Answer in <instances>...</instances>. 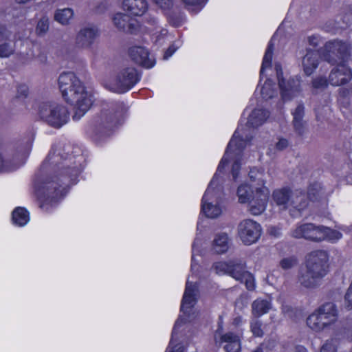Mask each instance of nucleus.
I'll return each instance as SVG.
<instances>
[{"mask_svg": "<svg viewBox=\"0 0 352 352\" xmlns=\"http://www.w3.org/2000/svg\"><path fill=\"white\" fill-rule=\"evenodd\" d=\"M249 176L252 182H256V184L261 186V187L265 186V173L263 170L254 168L250 170Z\"/></svg>", "mask_w": 352, "mask_h": 352, "instance_id": "obj_35", "label": "nucleus"}, {"mask_svg": "<svg viewBox=\"0 0 352 352\" xmlns=\"http://www.w3.org/2000/svg\"><path fill=\"white\" fill-rule=\"evenodd\" d=\"M269 117V113L264 109H254L249 116L248 125L256 128L263 124Z\"/></svg>", "mask_w": 352, "mask_h": 352, "instance_id": "obj_26", "label": "nucleus"}, {"mask_svg": "<svg viewBox=\"0 0 352 352\" xmlns=\"http://www.w3.org/2000/svg\"><path fill=\"white\" fill-rule=\"evenodd\" d=\"M96 122L100 126L108 128L117 123V117L111 111H102L96 118Z\"/></svg>", "mask_w": 352, "mask_h": 352, "instance_id": "obj_30", "label": "nucleus"}, {"mask_svg": "<svg viewBox=\"0 0 352 352\" xmlns=\"http://www.w3.org/2000/svg\"><path fill=\"white\" fill-rule=\"evenodd\" d=\"M322 227L316 226L312 223H303L293 231L292 235L296 238H304L315 241H322Z\"/></svg>", "mask_w": 352, "mask_h": 352, "instance_id": "obj_14", "label": "nucleus"}, {"mask_svg": "<svg viewBox=\"0 0 352 352\" xmlns=\"http://www.w3.org/2000/svg\"><path fill=\"white\" fill-rule=\"evenodd\" d=\"M99 36L98 28L94 25L85 26L76 34V45L81 49H90Z\"/></svg>", "mask_w": 352, "mask_h": 352, "instance_id": "obj_13", "label": "nucleus"}, {"mask_svg": "<svg viewBox=\"0 0 352 352\" xmlns=\"http://www.w3.org/2000/svg\"><path fill=\"white\" fill-rule=\"evenodd\" d=\"M239 170H240V164L239 163L238 160H236L234 162L232 167V175L234 179H236L239 172Z\"/></svg>", "mask_w": 352, "mask_h": 352, "instance_id": "obj_51", "label": "nucleus"}, {"mask_svg": "<svg viewBox=\"0 0 352 352\" xmlns=\"http://www.w3.org/2000/svg\"><path fill=\"white\" fill-rule=\"evenodd\" d=\"M293 116L292 122L304 121L305 108L301 104H298L292 113Z\"/></svg>", "mask_w": 352, "mask_h": 352, "instance_id": "obj_43", "label": "nucleus"}, {"mask_svg": "<svg viewBox=\"0 0 352 352\" xmlns=\"http://www.w3.org/2000/svg\"><path fill=\"white\" fill-rule=\"evenodd\" d=\"M14 45L5 42L0 45V57L8 58L14 54Z\"/></svg>", "mask_w": 352, "mask_h": 352, "instance_id": "obj_38", "label": "nucleus"}, {"mask_svg": "<svg viewBox=\"0 0 352 352\" xmlns=\"http://www.w3.org/2000/svg\"><path fill=\"white\" fill-rule=\"evenodd\" d=\"M122 9L135 16L143 15L148 9L146 0H123Z\"/></svg>", "mask_w": 352, "mask_h": 352, "instance_id": "obj_22", "label": "nucleus"}, {"mask_svg": "<svg viewBox=\"0 0 352 352\" xmlns=\"http://www.w3.org/2000/svg\"><path fill=\"white\" fill-rule=\"evenodd\" d=\"M10 36V32L5 26L0 25V41L8 40Z\"/></svg>", "mask_w": 352, "mask_h": 352, "instance_id": "obj_49", "label": "nucleus"}, {"mask_svg": "<svg viewBox=\"0 0 352 352\" xmlns=\"http://www.w3.org/2000/svg\"><path fill=\"white\" fill-rule=\"evenodd\" d=\"M28 221H12V224L14 227L21 228L26 226Z\"/></svg>", "mask_w": 352, "mask_h": 352, "instance_id": "obj_55", "label": "nucleus"}, {"mask_svg": "<svg viewBox=\"0 0 352 352\" xmlns=\"http://www.w3.org/2000/svg\"><path fill=\"white\" fill-rule=\"evenodd\" d=\"M289 145L287 140L285 138H280L276 144V148L278 151H282L286 148Z\"/></svg>", "mask_w": 352, "mask_h": 352, "instance_id": "obj_50", "label": "nucleus"}, {"mask_svg": "<svg viewBox=\"0 0 352 352\" xmlns=\"http://www.w3.org/2000/svg\"><path fill=\"white\" fill-rule=\"evenodd\" d=\"M332 69L329 76V82L333 86H340L349 82L352 78V72L343 62H339Z\"/></svg>", "mask_w": 352, "mask_h": 352, "instance_id": "obj_16", "label": "nucleus"}, {"mask_svg": "<svg viewBox=\"0 0 352 352\" xmlns=\"http://www.w3.org/2000/svg\"><path fill=\"white\" fill-rule=\"evenodd\" d=\"M296 352H307V349L302 346H298L296 348Z\"/></svg>", "mask_w": 352, "mask_h": 352, "instance_id": "obj_56", "label": "nucleus"}, {"mask_svg": "<svg viewBox=\"0 0 352 352\" xmlns=\"http://www.w3.org/2000/svg\"><path fill=\"white\" fill-rule=\"evenodd\" d=\"M292 125L295 133L298 135L302 136L307 133V123L305 121L292 122Z\"/></svg>", "mask_w": 352, "mask_h": 352, "instance_id": "obj_44", "label": "nucleus"}, {"mask_svg": "<svg viewBox=\"0 0 352 352\" xmlns=\"http://www.w3.org/2000/svg\"><path fill=\"white\" fill-rule=\"evenodd\" d=\"M261 94L265 100L273 98L276 94L275 85L270 80H267L261 89Z\"/></svg>", "mask_w": 352, "mask_h": 352, "instance_id": "obj_31", "label": "nucleus"}, {"mask_svg": "<svg viewBox=\"0 0 352 352\" xmlns=\"http://www.w3.org/2000/svg\"><path fill=\"white\" fill-rule=\"evenodd\" d=\"M230 245V241L226 234L222 233L216 235L213 241V249L218 254L226 252Z\"/></svg>", "mask_w": 352, "mask_h": 352, "instance_id": "obj_29", "label": "nucleus"}, {"mask_svg": "<svg viewBox=\"0 0 352 352\" xmlns=\"http://www.w3.org/2000/svg\"><path fill=\"white\" fill-rule=\"evenodd\" d=\"M197 294V286L192 283L190 277H188L185 292L183 296L181 305L182 315L175 323L170 341L165 352H184V348L180 344H177V334L178 329L182 325L187 322H191L197 319L199 316V311L194 307L196 302V296Z\"/></svg>", "mask_w": 352, "mask_h": 352, "instance_id": "obj_2", "label": "nucleus"}, {"mask_svg": "<svg viewBox=\"0 0 352 352\" xmlns=\"http://www.w3.org/2000/svg\"><path fill=\"white\" fill-rule=\"evenodd\" d=\"M304 265L310 273L321 280L329 272V254L325 250L312 251L306 256Z\"/></svg>", "mask_w": 352, "mask_h": 352, "instance_id": "obj_8", "label": "nucleus"}, {"mask_svg": "<svg viewBox=\"0 0 352 352\" xmlns=\"http://www.w3.org/2000/svg\"><path fill=\"white\" fill-rule=\"evenodd\" d=\"M328 82L324 77H317L312 81V86L316 89H323L327 87Z\"/></svg>", "mask_w": 352, "mask_h": 352, "instance_id": "obj_46", "label": "nucleus"}, {"mask_svg": "<svg viewBox=\"0 0 352 352\" xmlns=\"http://www.w3.org/2000/svg\"><path fill=\"white\" fill-rule=\"evenodd\" d=\"M19 3H26L30 0H16Z\"/></svg>", "mask_w": 352, "mask_h": 352, "instance_id": "obj_57", "label": "nucleus"}, {"mask_svg": "<svg viewBox=\"0 0 352 352\" xmlns=\"http://www.w3.org/2000/svg\"><path fill=\"white\" fill-rule=\"evenodd\" d=\"M58 86L66 102L74 105L73 119H80L92 104L91 95L72 72L62 73L58 78Z\"/></svg>", "mask_w": 352, "mask_h": 352, "instance_id": "obj_1", "label": "nucleus"}, {"mask_svg": "<svg viewBox=\"0 0 352 352\" xmlns=\"http://www.w3.org/2000/svg\"><path fill=\"white\" fill-rule=\"evenodd\" d=\"M74 14V10L72 8H65L58 9L54 12V19L62 25H67L70 23Z\"/></svg>", "mask_w": 352, "mask_h": 352, "instance_id": "obj_28", "label": "nucleus"}, {"mask_svg": "<svg viewBox=\"0 0 352 352\" xmlns=\"http://www.w3.org/2000/svg\"><path fill=\"white\" fill-rule=\"evenodd\" d=\"M139 79V75L135 68L125 67L118 72L107 87L113 92L122 94L131 89Z\"/></svg>", "mask_w": 352, "mask_h": 352, "instance_id": "obj_9", "label": "nucleus"}, {"mask_svg": "<svg viewBox=\"0 0 352 352\" xmlns=\"http://www.w3.org/2000/svg\"><path fill=\"white\" fill-rule=\"evenodd\" d=\"M338 341L335 338L327 340L320 348V352H337Z\"/></svg>", "mask_w": 352, "mask_h": 352, "instance_id": "obj_37", "label": "nucleus"}, {"mask_svg": "<svg viewBox=\"0 0 352 352\" xmlns=\"http://www.w3.org/2000/svg\"><path fill=\"white\" fill-rule=\"evenodd\" d=\"M272 308L270 298H258L252 304V314L256 318H259L269 312Z\"/></svg>", "mask_w": 352, "mask_h": 352, "instance_id": "obj_25", "label": "nucleus"}, {"mask_svg": "<svg viewBox=\"0 0 352 352\" xmlns=\"http://www.w3.org/2000/svg\"><path fill=\"white\" fill-rule=\"evenodd\" d=\"M251 331L255 336L261 337L263 336V333L261 329V322L257 318L252 320Z\"/></svg>", "mask_w": 352, "mask_h": 352, "instance_id": "obj_45", "label": "nucleus"}, {"mask_svg": "<svg viewBox=\"0 0 352 352\" xmlns=\"http://www.w3.org/2000/svg\"><path fill=\"white\" fill-rule=\"evenodd\" d=\"M200 246H201V241L199 239H196L192 243V262H191V268L190 271L192 274L195 273L198 269V264L196 260V256H199L200 254Z\"/></svg>", "mask_w": 352, "mask_h": 352, "instance_id": "obj_32", "label": "nucleus"}, {"mask_svg": "<svg viewBox=\"0 0 352 352\" xmlns=\"http://www.w3.org/2000/svg\"><path fill=\"white\" fill-rule=\"evenodd\" d=\"M252 352H263V349L261 347H258L255 350H254Z\"/></svg>", "mask_w": 352, "mask_h": 352, "instance_id": "obj_58", "label": "nucleus"}, {"mask_svg": "<svg viewBox=\"0 0 352 352\" xmlns=\"http://www.w3.org/2000/svg\"><path fill=\"white\" fill-rule=\"evenodd\" d=\"M275 67L282 97L284 100H289L300 91V82L298 80L294 79L289 80L286 82L282 77L283 72L280 65L276 64Z\"/></svg>", "mask_w": 352, "mask_h": 352, "instance_id": "obj_15", "label": "nucleus"}, {"mask_svg": "<svg viewBox=\"0 0 352 352\" xmlns=\"http://www.w3.org/2000/svg\"><path fill=\"white\" fill-rule=\"evenodd\" d=\"M204 0H181L186 9L192 12H197L200 9Z\"/></svg>", "mask_w": 352, "mask_h": 352, "instance_id": "obj_40", "label": "nucleus"}, {"mask_svg": "<svg viewBox=\"0 0 352 352\" xmlns=\"http://www.w3.org/2000/svg\"><path fill=\"white\" fill-rule=\"evenodd\" d=\"M261 227L256 221H241L238 226L237 236L245 245L255 243L261 235Z\"/></svg>", "mask_w": 352, "mask_h": 352, "instance_id": "obj_12", "label": "nucleus"}, {"mask_svg": "<svg viewBox=\"0 0 352 352\" xmlns=\"http://www.w3.org/2000/svg\"><path fill=\"white\" fill-rule=\"evenodd\" d=\"M215 341L223 344V349L226 352H241V342L238 334L232 332H228L222 335L219 340L217 335L214 336Z\"/></svg>", "mask_w": 352, "mask_h": 352, "instance_id": "obj_21", "label": "nucleus"}, {"mask_svg": "<svg viewBox=\"0 0 352 352\" xmlns=\"http://www.w3.org/2000/svg\"><path fill=\"white\" fill-rule=\"evenodd\" d=\"M129 54L133 62L146 68H151L155 65L154 58L144 47L133 46L129 49Z\"/></svg>", "mask_w": 352, "mask_h": 352, "instance_id": "obj_18", "label": "nucleus"}, {"mask_svg": "<svg viewBox=\"0 0 352 352\" xmlns=\"http://www.w3.org/2000/svg\"><path fill=\"white\" fill-rule=\"evenodd\" d=\"M349 46L341 41L327 42L324 48L323 56L326 61L331 64L344 62L349 55Z\"/></svg>", "mask_w": 352, "mask_h": 352, "instance_id": "obj_11", "label": "nucleus"}, {"mask_svg": "<svg viewBox=\"0 0 352 352\" xmlns=\"http://www.w3.org/2000/svg\"><path fill=\"white\" fill-rule=\"evenodd\" d=\"M272 199L282 209H288L292 218H300L309 205L307 196L300 191H292L287 188L276 189Z\"/></svg>", "mask_w": 352, "mask_h": 352, "instance_id": "obj_3", "label": "nucleus"}, {"mask_svg": "<svg viewBox=\"0 0 352 352\" xmlns=\"http://www.w3.org/2000/svg\"><path fill=\"white\" fill-rule=\"evenodd\" d=\"M213 191L208 188L202 198L201 212L205 217L210 219L219 217L221 214V208L217 204H213Z\"/></svg>", "mask_w": 352, "mask_h": 352, "instance_id": "obj_19", "label": "nucleus"}, {"mask_svg": "<svg viewBox=\"0 0 352 352\" xmlns=\"http://www.w3.org/2000/svg\"><path fill=\"white\" fill-rule=\"evenodd\" d=\"M61 185L54 180L46 181L38 192L39 207L44 212H50L62 195Z\"/></svg>", "mask_w": 352, "mask_h": 352, "instance_id": "obj_10", "label": "nucleus"}, {"mask_svg": "<svg viewBox=\"0 0 352 352\" xmlns=\"http://www.w3.org/2000/svg\"><path fill=\"white\" fill-rule=\"evenodd\" d=\"M274 46L272 43H270L266 52L265 53L263 63L261 69V74H263L265 69L271 67Z\"/></svg>", "mask_w": 352, "mask_h": 352, "instance_id": "obj_36", "label": "nucleus"}, {"mask_svg": "<svg viewBox=\"0 0 352 352\" xmlns=\"http://www.w3.org/2000/svg\"><path fill=\"white\" fill-rule=\"evenodd\" d=\"M322 234L324 235L322 241L325 240L331 243L337 242L342 236L340 232L326 227H322Z\"/></svg>", "mask_w": 352, "mask_h": 352, "instance_id": "obj_33", "label": "nucleus"}, {"mask_svg": "<svg viewBox=\"0 0 352 352\" xmlns=\"http://www.w3.org/2000/svg\"><path fill=\"white\" fill-rule=\"evenodd\" d=\"M51 159H52V157L50 155L49 158H48V160L50 161Z\"/></svg>", "mask_w": 352, "mask_h": 352, "instance_id": "obj_60", "label": "nucleus"}, {"mask_svg": "<svg viewBox=\"0 0 352 352\" xmlns=\"http://www.w3.org/2000/svg\"><path fill=\"white\" fill-rule=\"evenodd\" d=\"M236 195L239 203H250V211L254 215L261 214L265 209L270 190L266 186L258 187L255 194L248 184H241L237 188Z\"/></svg>", "mask_w": 352, "mask_h": 352, "instance_id": "obj_4", "label": "nucleus"}, {"mask_svg": "<svg viewBox=\"0 0 352 352\" xmlns=\"http://www.w3.org/2000/svg\"><path fill=\"white\" fill-rule=\"evenodd\" d=\"M168 20L173 26L179 27L182 24L184 18L182 16H176L173 14L169 16Z\"/></svg>", "mask_w": 352, "mask_h": 352, "instance_id": "obj_48", "label": "nucleus"}, {"mask_svg": "<svg viewBox=\"0 0 352 352\" xmlns=\"http://www.w3.org/2000/svg\"><path fill=\"white\" fill-rule=\"evenodd\" d=\"M320 280V279L310 273L305 265L298 272V282L304 287L314 288L319 285Z\"/></svg>", "mask_w": 352, "mask_h": 352, "instance_id": "obj_23", "label": "nucleus"}, {"mask_svg": "<svg viewBox=\"0 0 352 352\" xmlns=\"http://www.w3.org/2000/svg\"><path fill=\"white\" fill-rule=\"evenodd\" d=\"M239 132L240 131L238 129L230 141L226 153L219 164L218 171L221 172L224 168L232 154H239L243 148V140L242 137L240 136Z\"/></svg>", "mask_w": 352, "mask_h": 352, "instance_id": "obj_17", "label": "nucleus"}, {"mask_svg": "<svg viewBox=\"0 0 352 352\" xmlns=\"http://www.w3.org/2000/svg\"><path fill=\"white\" fill-rule=\"evenodd\" d=\"M79 170L76 167L72 168L63 166L60 169L58 175L56 176L57 179H60L63 184L67 186L71 182L74 181L78 176Z\"/></svg>", "mask_w": 352, "mask_h": 352, "instance_id": "obj_27", "label": "nucleus"}, {"mask_svg": "<svg viewBox=\"0 0 352 352\" xmlns=\"http://www.w3.org/2000/svg\"><path fill=\"white\" fill-rule=\"evenodd\" d=\"M297 263L298 260L295 256H289L281 259L280 266L282 269L287 270L294 267Z\"/></svg>", "mask_w": 352, "mask_h": 352, "instance_id": "obj_41", "label": "nucleus"}, {"mask_svg": "<svg viewBox=\"0 0 352 352\" xmlns=\"http://www.w3.org/2000/svg\"><path fill=\"white\" fill-rule=\"evenodd\" d=\"M154 3L164 10H169L173 6V0H152Z\"/></svg>", "mask_w": 352, "mask_h": 352, "instance_id": "obj_47", "label": "nucleus"}, {"mask_svg": "<svg viewBox=\"0 0 352 352\" xmlns=\"http://www.w3.org/2000/svg\"><path fill=\"white\" fill-rule=\"evenodd\" d=\"M309 43L314 46H318L320 43V38L318 36L312 35L308 37Z\"/></svg>", "mask_w": 352, "mask_h": 352, "instance_id": "obj_52", "label": "nucleus"}, {"mask_svg": "<svg viewBox=\"0 0 352 352\" xmlns=\"http://www.w3.org/2000/svg\"><path fill=\"white\" fill-rule=\"evenodd\" d=\"M319 54L316 51L309 50L303 56L302 65L306 75H311L318 65Z\"/></svg>", "mask_w": 352, "mask_h": 352, "instance_id": "obj_24", "label": "nucleus"}, {"mask_svg": "<svg viewBox=\"0 0 352 352\" xmlns=\"http://www.w3.org/2000/svg\"><path fill=\"white\" fill-rule=\"evenodd\" d=\"M338 309L333 302H326L315 309L306 320L307 327L316 332L322 331L338 320Z\"/></svg>", "mask_w": 352, "mask_h": 352, "instance_id": "obj_5", "label": "nucleus"}, {"mask_svg": "<svg viewBox=\"0 0 352 352\" xmlns=\"http://www.w3.org/2000/svg\"><path fill=\"white\" fill-rule=\"evenodd\" d=\"M268 232L272 236H278L280 234V230L278 228L270 227L268 228Z\"/></svg>", "mask_w": 352, "mask_h": 352, "instance_id": "obj_54", "label": "nucleus"}, {"mask_svg": "<svg viewBox=\"0 0 352 352\" xmlns=\"http://www.w3.org/2000/svg\"><path fill=\"white\" fill-rule=\"evenodd\" d=\"M38 114L42 120L56 129L60 128L69 119L67 109L56 102L41 104L39 107Z\"/></svg>", "mask_w": 352, "mask_h": 352, "instance_id": "obj_6", "label": "nucleus"}, {"mask_svg": "<svg viewBox=\"0 0 352 352\" xmlns=\"http://www.w3.org/2000/svg\"><path fill=\"white\" fill-rule=\"evenodd\" d=\"M214 269L218 274H228L235 280L244 282L246 288L250 291L254 290L255 288V282L252 274L245 270V263L241 261L218 263L215 264Z\"/></svg>", "mask_w": 352, "mask_h": 352, "instance_id": "obj_7", "label": "nucleus"}, {"mask_svg": "<svg viewBox=\"0 0 352 352\" xmlns=\"http://www.w3.org/2000/svg\"><path fill=\"white\" fill-rule=\"evenodd\" d=\"M283 311L285 312V313L287 311V310H286V309L285 307H283Z\"/></svg>", "mask_w": 352, "mask_h": 352, "instance_id": "obj_59", "label": "nucleus"}, {"mask_svg": "<svg viewBox=\"0 0 352 352\" xmlns=\"http://www.w3.org/2000/svg\"><path fill=\"white\" fill-rule=\"evenodd\" d=\"M29 212L23 207H18L12 212V220H28Z\"/></svg>", "mask_w": 352, "mask_h": 352, "instance_id": "obj_39", "label": "nucleus"}, {"mask_svg": "<svg viewBox=\"0 0 352 352\" xmlns=\"http://www.w3.org/2000/svg\"><path fill=\"white\" fill-rule=\"evenodd\" d=\"M23 162L15 160L12 162L9 159H4L0 153V172L12 170L19 167Z\"/></svg>", "mask_w": 352, "mask_h": 352, "instance_id": "obj_34", "label": "nucleus"}, {"mask_svg": "<svg viewBox=\"0 0 352 352\" xmlns=\"http://www.w3.org/2000/svg\"><path fill=\"white\" fill-rule=\"evenodd\" d=\"M49 19L46 16L42 17L38 22L36 32L38 34H44L49 30Z\"/></svg>", "mask_w": 352, "mask_h": 352, "instance_id": "obj_42", "label": "nucleus"}, {"mask_svg": "<svg viewBox=\"0 0 352 352\" xmlns=\"http://www.w3.org/2000/svg\"><path fill=\"white\" fill-rule=\"evenodd\" d=\"M113 22L117 28L131 34L135 33L139 28V25L135 19L122 12L116 13L113 16Z\"/></svg>", "mask_w": 352, "mask_h": 352, "instance_id": "obj_20", "label": "nucleus"}, {"mask_svg": "<svg viewBox=\"0 0 352 352\" xmlns=\"http://www.w3.org/2000/svg\"><path fill=\"white\" fill-rule=\"evenodd\" d=\"M177 47H175L174 45H171L168 47V49L166 51L164 58L168 59L169 57H170L176 51Z\"/></svg>", "mask_w": 352, "mask_h": 352, "instance_id": "obj_53", "label": "nucleus"}]
</instances>
